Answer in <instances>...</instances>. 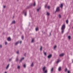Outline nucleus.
I'll return each instance as SVG.
<instances>
[{"instance_id": "obj_30", "label": "nucleus", "mask_w": 73, "mask_h": 73, "mask_svg": "<svg viewBox=\"0 0 73 73\" xmlns=\"http://www.w3.org/2000/svg\"><path fill=\"white\" fill-rule=\"evenodd\" d=\"M67 68H66L65 69V72H66L67 71Z\"/></svg>"}, {"instance_id": "obj_3", "label": "nucleus", "mask_w": 73, "mask_h": 73, "mask_svg": "<svg viewBox=\"0 0 73 73\" xmlns=\"http://www.w3.org/2000/svg\"><path fill=\"white\" fill-rule=\"evenodd\" d=\"M56 11L57 12H59L60 11V7H58L56 10Z\"/></svg>"}, {"instance_id": "obj_41", "label": "nucleus", "mask_w": 73, "mask_h": 73, "mask_svg": "<svg viewBox=\"0 0 73 73\" xmlns=\"http://www.w3.org/2000/svg\"><path fill=\"white\" fill-rule=\"evenodd\" d=\"M0 47L1 48H2V46H1V45H0Z\"/></svg>"}, {"instance_id": "obj_14", "label": "nucleus", "mask_w": 73, "mask_h": 73, "mask_svg": "<svg viewBox=\"0 0 73 73\" xmlns=\"http://www.w3.org/2000/svg\"><path fill=\"white\" fill-rule=\"evenodd\" d=\"M15 21H13L12 22V24H15Z\"/></svg>"}, {"instance_id": "obj_10", "label": "nucleus", "mask_w": 73, "mask_h": 73, "mask_svg": "<svg viewBox=\"0 0 73 73\" xmlns=\"http://www.w3.org/2000/svg\"><path fill=\"white\" fill-rule=\"evenodd\" d=\"M45 67H44L43 68V72H44V71H45Z\"/></svg>"}, {"instance_id": "obj_37", "label": "nucleus", "mask_w": 73, "mask_h": 73, "mask_svg": "<svg viewBox=\"0 0 73 73\" xmlns=\"http://www.w3.org/2000/svg\"><path fill=\"white\" fill-rule=\"evenodd\" d=\"M11 60H12L11 59H10L9 60V61H11Z\"/></svg>"}, {"instance_id": "obj_38", "label": "nucleus", "mask_w": 73, "mask_h": 73, "mask_svg": "<svg viewBox=\"0 0 73 73\" xmlns=\"http://www.w3.org/2000/svg\"><path fill=\"white\" fill-rule=\"evenodd\" d=\"M7 42H6L5 43V44L7 45Z\"/></svg>"}, {"instance_id": "obj_11", "label": "nucleus", "mask_w": 73, "mask_h": 73, "mask_svg": "<svg viewBox=\"0 0 73 73\" xmlns=\"http://www.w3.org/2000/svg\"><path fill=\"white\" fill-rule=\"evenodd\" d=\"M60 7L61 8H62V7H63V4H61Z\"/></svg>"}, {"instance_id": "obj_4", "label": "nucleus", "mask_w": 73, "mask_h": 73, "mask_svg": "<svg viewBox=\"0 0 73 73\" xmlns=\"http://www.w3.org/2000/svg\"><path fill=\"white\" fill-rule=\"evenodd\" d=\"M52 54H50L48 56V58H51V57H52Z\"/></svg>"}, {"instance_id": "obj_36", "label": "nucleus", "mask_w": 73, "mask_h": 73, "mask_svg": "<svg viewBox=\"0 0 73 73\" xmlns=\"http://www.w3.org/2000/svg\"><path fill=\"white\" fill-rule=\"evenodd\" d=\"M19 51H18L17 52V54H19Z\"/></svg>"}, {"instance_id": "obj_19", "label": "nucleus", "mask_w": 73, "mask_h": 73, "mask_svg": "<svg viewBox=\"0 0 73 73\" xmlns=\"http://www.w3.org/2000/svg\"><path fill=\"white\" fill-rule=\"evenodd\" d=\"M40 9V7L37 9V11H39V10Z\"/></svg>"}, {"instance_id": "obj_1", "label": "nucleus", "mask_w": 73, "mask_h": 73, "mask_svg": "<svg viewBox=\"0 0 73 73\" xmlns=\"http://www.w3.org/2000/svg\"><path fill=\"white\" fill-rule=\"evenodd\" d=\"M65 25H63L62 26L61 28L62 33H64V29H65Z\"/></svg>"}, {"instance_id": "obj_33", "label": "nucleus", "mask_w": 73, "mask_h": 73, "mask_svg": "<svg viewBox=\"0 0 73 73\" xmlns=\"http://www.w3.org/2000/svg\"><path fill=\"white\" fill-rule=\"evenodd\" d=\"M68 73H70V71H68Z\"/></svg>"}, {"instance_id": "obj_18", "label": "nucleus", "mask_w": 73, "mask_h": 73, "mask_svg": "<svg viewBox=\"0 0 73 73\" xmlns=\"http://www.w3.org/2000/svg\"><path fill=\"white\" fill-rule=\"evenodd\" d=\"M53 68H52L51 69V72H53Z\"/></svg>"}, {"instance_id": "obj_44", "label": "nucleus", "mask_w": 73, "mask_h": 73, "mask_svg": "<svg viewBox=\"0 0 73 73\" xmlns=\"http://www.w3.org/2000/svg\"><path fill=\"white\" fill-rule=\"evenodd\" d=\"M50 35H51V34L50 33Z\"/></svg>"}, {"instance_id": "obj_5", "label": "nucleus", "mask_w": 73, "mask_h": 73, "mask_svg": "<svg viewBox=\"0 0 73 73\" xmlns=\"http://www.w3.org/2000/svg\"><path fill=\"white\" fill-rule=\"evenodd\" d=\"M64 54L63 53L60 54L59 55V56H60V57H61V56H64Z\"/></svg>"}, {"instance_id": "obj_26", "label": "nucleus", "mask_w": 73, "mask_h": 73, "mask_svg": "<svg viewBox=\"0 0 73 73\" xmlns=\"http://www.w3.org/2000/svg\"><path fill=\"white\" fill-rule=\"evenodd\" d=\"M23 66L24 67V68H25V67H26V65H25V64Z\"/></svg>"}, {"instance_id": "obj_22", "label": "nucleus", "mask_w": 73, "mask_h": 73, "mask_svg": "<svg viewBox=\"0 0 73 73\" xmlns=\"http://www.w3.org/2000/svg\"><path fill=\"white\" fill-rule=\"evenodd\" d=\"M47 15H48H48H49V13L47 12Z\"/></svg>"}, {"instance_id": "obj_28", "label": "nucleus", "mask_w": 73, "mask_h": 73, "mask_svg": "<svg viewBox=\"0 0 73 73\" xmlns=\"http://www.w3.org/2000/svg\"><path fill=\"white\" fill-rule=\"evenodd\" d=\"M18 69H20V66H18Z\"/></svg>"}, {"instance_id": "obj_23", "label": "nucleus", "mask_w": 73, "mask_h": 73, "mask_svg": "<svg viewBox=\"0 0 73 73\" xmlns=\"http://www.w3.org/2000/svg\"><path fill=\"white\" fill-rule=\"evenodd\" d=\"M22 40H23L24 39V36H22Z\"/></svg>"}, {"instance_id": "obj_9", "label": "nucleus", "mask_w": 73, "mask_h": 73, "mask_svg": "<svg viewBox=\"0 0 73 73\" xmlns=\"http://www.w3.org/2000/svg\"><path fill=\"white\" fill-rule=\"evenodd\" d=\"M19 41H18L17 42H16V43L15 44V45H17V44H19Z\"/></svg>"}, {"instance_id": "obj_8", "label": "nucleus", "mask_w": 73, "mask_h": 73, "mask_svg": "<svg viewBox=\"0 0 73 73\" xmlns=\"http://www.w3.org/2000/svg\"><path fill=\"white\" fill-rule=\"evenodd\" d=\"M61 70V68L60 67L58 69V70L59 71H60V70Z\"/></svg>"}, {"instance_id": "obj_15", "label": "nucleus", "mask_w": 73, "mask_h": 73, "mask_svg": "<svg viewBox=\"0 0 73 73\" xmlns=\"http://www.w3.org/2000/svg\"><path fill=\"white\" fill-rule=\"evenodd\" d=\"M66 24H68V20H66Z\"/></svg>"}, {"instance_id": "obj_12", "label": "nucleus", "mask_w": 73, "mask_h": 73, "mask_svg": "<svg viewBox=\"0 0 73 73\" xmlns=\"http://www.w3.org/2000/svg\"><path fill=\"white\" fill-rule=\"evenodd\" d=\"M24 58H22V59L20 61V62H21V61L23 60H24Z\"/></svg>"}, {"instance_id": "obj_45", "label": "nucleus", "mask_w": 73, "mask_h": 73, "mask_svg": "<svg viewBox=\"0 0 73 73\" xmlns=\"http://www.w3.org/2000/svg\"><path fill=\"white\" fill-rule=\"evenodd\" d=\"M72 62H73V61H72Z\"/></svg>"}, {"instance_id": "obj_6", "label": "nucleus", "mask_w": 73, "mask_h": 73, "mask_svg": "<svg viewBox=\"0 0 73 73\" xmlns=\"http://www.w3.org/2000/svg\"><path fill=\"white\" fill-rule=\"evenodd\" d=\"M11 38H10V37H8L7 38L8 41H11Z\"/></svg>"}, {"instance_id": "obj_29", "label": "nucleus", "mask_w": 73, "mask_h": 73, "mask_svg": "<svg viewBox=\"0 0 73 73\" xmlns=\"http://www.w3.org/2000/svg\"><path fill=\"white\" fill-rule=\"evenodd\" d=\"M59 18H61V15H59Z\"/></svg>"}, {"instance_id": "obj_7", "label": "nucleus", "mask_w": 73, "mask_h": 73, "mask_svg": "<svg viewBox=\"0 0 73 73\" xmlns=\"http://www.w3.org/2000/svg\"><path fill=\"white\" fill-rule=\"evenodd\" d=\"M9 64L7 66L6 69H8V68H9Z\"/></svg>"}, {"instance_id": "obj_24", "label": "nucleus", "mask_w": 73, "mask_h": 73, "mask_svg": "<svg viewBox=\"0 0 73 73\" xmlns=\"http://www.w3.org/2000/svg\"><path fill=\"white\" fill-rule=\"evenodd\" d=\"M56 47H57V46H54V49H56Z\"/></svg>"}, {"instance_id": "obj_32", "label": "nucleus", "mask_w": 73, "mask_h": 73, "mask_svg": "<svg viewBox=\"0 0 73 73\" xmlns=\"http://www.w3.org/2000/svg\"><path fill=\"white\" fill-rule=\"evenodd\" d=\"M44 73H47V70H46L45 71H44Z\"/></svg>"}, {"instance_id": "obj_31", "label": "nucleus", "mask_w": 73, "mask_h": 73, "mask_svg": "<svg viewBox=\"0 0 73 73\" xmlns=\"http://www.w3.org/2000/svg\"><path fill=\"white\" fill-rule=\"evenodd\" d=\"M25 16H27V13H25Z\"/></svg>"}, {"instance_id": "obj_17", "label": "nucleus", "mask_w": 73, "mask_h": 73, "mask_svg": "<svg viewBox=\"0 0 73 73\" xmlns=\"http://www.w3.org/2000/svg\"><path fill=\"white\" fill-rule=\"evenodd\" d=\"M60 60H58V61H57V62H56V63H57V64H58V62H60Z\"/></svg>"}, {"instance_id": "obj_40", "label": "nucleus", "mask_w": 73, "mask_h": 73, "mask_svg": "<svg viewBox=\"0 0 73 73\" xmlns=\"http://www.w3.org/2000/svg\"><path fill=\"white\" fill-rule=\"evenodd\" d=\"M21 42H22V41H20V44H21Z\"/></svg>"}, {"instance_id": "obj_21", "label": "nucleus", "mask_w": 73, "mask_h": 73, "mask_svg": "<svg viewBox=\"0 0 73 73\" xmlns=\"http://www.w3.org/2000/svg\"><path fill=\"white\" fill-rule=\"evenodd\" d=\"M36 31H38V28L37 27H36Z\"/></svg>"}, {"instance_id": "obj_20", "label": "nucleus", "mask_w": 73, "mask_h": 73, "mask_svg": "<svg viewBox=\"0 0 73 73\" xmlns=\"http://www.w3.org/2000/svg\"><path fill=\"white\" fill-rule=\"evenodd\" d=\"M33 5L34 6H35L36 5V3L35 2H34Z\"/></svg>"}, {"instance_id": "obj_43", "label": "nucleus", "mask_w": 73, "mask_h": 73, "mask_svg": "<svg viewBox=\"0 0 73 73\" xmlns=\"http://www.w3.org/2000/svg\"><path fill=\"white\" fill-rule=\"evenodd\" d=\"M5 73H7V72H5Z\"/></svg>"}, {"instance_id": "obj_16", "label": "nucleus", "mask_w": 73, "mask_h": 73, "mask_svg": "<svg viewBox=\"0 0 73 73\" xmlns=\"http://www.w3.org/2000/svg\"><path fill=\"white\" fill-rule=\"evenodd\" d=\"M34 42V39H32V42Z\"/></svg>"}, {"instance_id": "obj_2", "label": "nucleus", "mask_w": 73, "mask_h": 73, "mask_svg": "<svg viewBox=\"0 0 73 73\" xmlns=\"http://www.w3.org/2000/svg\"><path fill=\"white\" fill-rule=\"evenodd\" d=\"M45 8H48V9H49L50 7V6H47V5H46L45 6Z\"/></svg>"}, {"instance_id": "obj_27", "label": "nucleus", "mask_w": 73, "mask_h": 73, "mask_svg": "<svg viewBox=\"0 0 73 73\" xmlns=\"http://www.w3.org/2000/svg\"><path fill=\"white\" fill-rule=\"evenodd\" d=\"M68 38L69 39H70V36H68Z\"/></svg>"}, {"instance_id": "obj_25", "label": "nucleus", "mask_w": 73, "mask_h": 73, "mask_svg": "<svg viewBox=\"0 0 73 73\" xmlns=\"http://www.w3.org/2000/svg\"><path fill=\"white\" fill-rule=\"evenodd\" d=\"M44 54L45 56H46V52H44Z\"/></svg>"}, {"instance_id": "obj_34", "label": "nucleus", "mask_w": 73, "mask_h": 73, "mask_svg": "<svg viewBox=\"0 0 73 73\" xmlns=\"http://www.w3.org/2000/svg\"><path fill=\"white\" fill-rule=\"evenodd\" d=\"M40 50H42V46H41Z\"/></svg>"}, {"instance_id": "obj_39", "label": "nucleus", "mask_w": 73, "mask_h": 73, "mask_svg": "<svg viewBox=\"0 0 73 73\" xmlns=\"http://www.w3.org/2000/svg\"><path fill=\"white\" fill-rule=\"evenodd\" d=\"M3 8H5V6H3Z\"/></svg>"}, {"instance_id": "obj_13", "label": "nucleus", "mask_w": 73, "mask_h": 73, "mask_svg": "<svg viewBox=\"0 0 73 73\" xmlns=\"http://www.w3.org/2000/svg\"><path fill=\"white\" fill-rule=\"evenodd\" d=\"M33 63H32L31 65V66H33Z\"/></svg>"}, {"instance_id": "obj_35", "label": "nucleus", "mask_w": 73, "mask_h": 73, "mask_svg": "<svg viewBox=\"0 0 73 73\" xmlns=\"http://www.w3.org/2000/svg\"><path fill=\"white\" fill-rule=\"evenodd\" d=\"M16 61H18V58H17L16 59Z\"/></svg>"}, {"instance_id": "obj_42", "label": "nucleus", "mask_w": 73, "mask_h": 73, "mask_svg": "<svg viewBox=\"0 0 73 73\" xmlns=\"http://www.w3.org/2000/svg\"><path fill=\"white\" fill-rule=\"evenodd\" d=\"M26 55V54H24V56H25Z\"/></svg>"}]
</instances>
